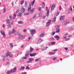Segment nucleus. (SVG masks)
<instances>
[{
  "label": "nucleus",
  "mask_w": 74,
  "mask_h": 74,
  "mask_svg": "<svg viewBox=\"0 0 74 74\" xmlns=\"http://www.w3.org/2000/svg\"><path fill=\"white\" fill-rule=\"evenodd\" d=\"M55 7H56V5H55V4H53L51 8V10L50 11L51 12L54 10V9H55Z\"/></svg>",
  "instance_id": "1"
},
{
  "label": "nucleus",
  "mask_w": 74,
  "mask_h": 74,
  "mask_svg": "<svg viewBox=\"0 0 74 74\" xmlns=\"http://www.w3.org/2000/svg\"><path fill=\"white\" fill-rule=\"evenodd\" d=\"M20 11L21 12H24L25 11V9L23 8V7L22 6L20 9Z\"/></svg>",
  "instance_id": "2"
},
{
  "label": "nucleus",
  "mask_w": 74,
  "mask_h": 74,
  "mask_svg": "<svg viewBox=\"0 0 74 74\" xmlns=\"http://www.w3.org/2000/svg\"><path fill=\"white\" fill-rule=\"evenodd\" d=\"M35 1V0H33V1L32 2L30 1L29 2V6H31V5H32H32H34V2Z\"/></svg>",
  "instance_id": "3"
},
{
  "label": "nucleus",
  "mask_w": 74,
  "mask_h": 74,
  "mask_svg": "<svg viewBox=\"0 0 74 74\" xmlns=\"http://www.w3.org/2000/svg\"><path fill=\"white\" fill-rule=\"evenodd\" d=\"M60 25H59L58 26V27L56 28V30H57L56 31V33H59L60 31V29H58L59 27H60Z\"/></svg>",
  "instance_id": "4"
},
{
  "label": "nucleus",
  "mask_w": 74,
  "mask_h": 74,
  "mask_svg": "<svg viewBox=\"0 0 74 74\" xmlns=\"http://www.w3.org/2000/svg\"><path fill=\"white\" fill-rule=\"evenodd\" d=\"M1 33L2 35H3V37H5V36H6V35H5V33H4V32L3 31H1Z\"/></svg>",
  "instance_id": "5"
},
{
  "label": "nucleus",
  "mask_w": 74,
  "mask_h": 74,
  "mask_svg": "<svg viewBox=\"0 0 74 74\" xmlns=\"http://www.w3.org/2000/svg\"><path fill=\"white\" fill-rule=\"evenodd\" d=\"M31 34L32 35H33L34 34V33H36V30L33 29L30 31Z\"/></svg>",
  "instance_id": "6"
},
{
  "label": "nucleus",
  "mask_w": 74,
  "mask_h": 74,
  "mask_svg": "<svg viewBox=\"0 0 74 74\" xmlns=\"http://www.w3.org/2000/svg\"><path fill=\"white\" fill-rule=\"evenodd\" d=\"M51 20H49L46 25V26L48 27V26L49 25H50V23H51Z\"/></svg>",
  "instance_id": "7"
},
{
  "label": "nucleus",
  "mask_w": 74,
  "mask_h": 74,
  "mask_svg": "<svg viewBox=\"0 0 74 74\" xmlns=\"http://www.w3.org/2000/svg\"><path fill=\"white\" fill-rule=\"evenodd\" d=\"M19 38L20 39H24L25 38V36L23 35H20L19 37Z\"/></svg>",
  "instance_id": "8"
},
{
  "label": "nucleus",
  "mask_w": 74,
  "mask_h": 74,
  "mask_svg": "<svg viewBox=\"0 0 74 74\" xmlns=\"http://www.w3.org/2000/svg\"><path fill=\"white\" fill-rule=\"evenodd\" d=\"M43 41V40L42 39L40 38L39 39L38 41V44H40Z\"/></svg>",
  "instance_id": "9"
},
{
  "label": "nucleus",
  "mask_w": 74,
  "mask_h": 74,
  "mask_svg": "<svg viewBox=\"0 0 74 74\" xmlns=\"http://www.w3.org/2000/svg\"><path fill=\"white\" fill-rule=\"evenodd\" d=\"M11 25H13V22H12L11 23L8 24V27H11Z\"/></svg>",
  "instance_id": "10"
},
{
  "label": "nucleus",
  "mask_w": 74,
  "mask_h": 74,
  "mask_svg": "<svg viewBox=\"0 0 74 74\" xmlns=\"http://www.w3.org/2000/svg\"><path fill=\"white\" fill-rule=\"evenodd\" d=\"M12 69H11L9 71H8L7 73V74H11V73H12Z\"/></svg>",
  "instance_id": "11"
},
{
  "label": "nucleus",
  "mask_w": 74,
  "mask_h": 74,
  "mask_svg": "<svg viewBox=\"0 0 74 74\" xmlns=\"http://www.w3.org/2000/svg\"><path fill=\"white\" fill-rule=\"evenodd\" d=\"M11 53L9 51H8L7 53L6 54V56H8L9 55H10Z\"/></svg>",
  "instance_id": "12"
},
{
  "label": "nucleus",
  "mask_w": 74,
  "mask_h": 74,
  "mask_svg": "<svg viewBox=\"0 0 74 74\" xmlns=\"http://www.w3.org/2000/svg\"><path fill=\"white\" fill-rule=\"evenodd\" d=\"M16 71V67H15L13 69V70H12V73H15V71Z\"/></svg>",
  "instance_id": "13"
},
{
  "label": "nucleus",
  "mask_w": 74,
  "mask_h": 74,
  "mask_svg": "<svg viewBox=\"0 0 74 74\" xmlns=\"http://www.w3.org/2000/svg\"><path fill=\"white\" fill-rule=\"evenodd\" d=\"M45 35V33H42L39 36V37H44Z\"/></svg>",
  "instance_id": "14"
},
{
  "label": "nucleus",
  "mask_w": 74,
  "mask_h": 74,
  "mask_svg": "<svg viewBox=\"0 0 74 74\" xmlns=\"http://www.w3.org/2000/svg\"><path fill=\"white\" fill-rule=\"evenodd\" d=\"M54 37L56 38H57V40H59L60 39V37H59L58 36H55Z\"/></svg>",
  "instance_id": "15"
},
{
  "label": "nucleus",
  "mask_w": 74,
  "mask_h": 74,
  "mask_svg": "<svg viewBox=\"0 0 74 74\" xmlns=\"http://www.w3.org/2000/svg\"><path fill=\"white\" fill-rule=\"evenodd\" d=\"M37 54L36 53H34L33 54H31L30 55V56H35Z\"/></svg>",
  "instance_id": "16"
},
{
  "label": "nucleus",
  "mask_w": 74,
  "mask_h": 74,
  "mask_svg": "<svg viewBox=\"0 0 74 74\" xmlns=\"http://www.w3.org/2000/svg\"><path fill=\"white\" fill-rule=\"evenodd\" d=\"M49 10H48L47 11V13L46 14L47 16H49Z\"/></svg>",
  "instance_id": "17"
},
{
  "label": "nucleus",
  "mask_w": 74,
  "mask_h": 74,
  "mask_svg": "<svg viewBox=\"0 0 74 74\" xmlns=\"http://www.w3.org/2000/svg\"><path fill=\"white\" fill-rule=\"evenodd\" d=\"M49 55H54L55 53V52H51L50 53H49Z\"/></svg>",
  "instance_id": "18"
},
{
  "label": "nucleus",
  "mask_w": 74,
  "mask_h": 74,
  "mask_svg": "<svg viewBox=\"0 0 74 74\" xmlns=\"http://www.w3.org/2000/svg\"><path fill=\"white\" fill-rule=\"evenodd\" d=\"M35 10V9L33 8L32 9L31 11V12H30V14H32L33 12V11H34Z\"/></svg>",
  "instance_id": "19"
},
{
  "label": "nucleus",
  "mask_w": 74,
  "mask_h": 74,
  "mask_svg": "<svg viewBox=\"0 0 74 74\" xmlns=\"http://www.w3.org/2000/svg\"><path fill=\"white\" fill-rule=\"evenodd\" d=\"M6 22L7 23V24H8L9 23H11L10 22V21L9 19H8L6 20Z\"/></svg>",
  "instance_id": "20"
},
{
  "label": "nucleus",
  "mask_w": 74,
  "mask_h": 74,
  "mask_svg": "<svg viewBox=\"0 0 74 74\" xmlns=\"http://www.w3.org/2000/svg\"><path fill=\"white\" fill-rule=\"evenodd\" d=\"M30 52H32L33 50H34V49L31 46L30 47Z\"/></svg>",
  "instance_id": "21"
},
{
  "label": "nucleus",
  "mask_w": 74,
  "mask_h": 74,
  "mask_svg": "<svg viewBox=\"0 0 74 74\" xmlns=\"http://www.w3.org/2000/svg\"><path fill=\"white\" fill-rule=\"evenodd\" d=\"M56 17H55L53 19V22H55L56 21Z\"/></svg>",
  "instance_id": "22"
},
{
  "label": "nucleus",
  "mask_w": 74,
  "mask_h": 74,
  "mask_svg": "<svg viewBox=\"0 0 74 74\" xmlns=\"http://www.w3.org/2000/svg\"><path fill=\"white\" fill-rule=\"evenodd\" d=\"M28 60L30 61L31 62H32V61H33L34 60V59L33 58H29L28 59Z\"/></svg>",
  "instance_id": "23"
},
{
  "label": "nucleus",
  "mask_w": 74,
  "mask_h": 74,
  "mask_svg": "<svg viewBox=\"0 0 74 74\" xmlns=\"http://www.w3.org/2000/svg\"><path fill=\"white\" fill-rule=\"evenodd\" d=\"M64 18V16H61L60 18V20H62L63 18Z\"/></svg>",
  "instance_id": "24"
},
{
  "label": "nucleus",
  "mask_w": 74,
  "mask_h": 74,
  "mask_svg": "<svg viewBox=\"0 0 74 74\" xmlns=\"http://www.w3.org/2000/svg\"><path fill=\"white\" fill-rule=\"evenodd\" d=\"M22 15V14L21 13H19V14L18 15V16H21Z\"/></svg>",
  "instance_id": "25"
},
{
  "label": "nucleus",
  "mask_w": 74,
  "mask_h": 74,
  "mask_svg": "<svg viewBox=\"0 0 74 74\" xmlns=\"http://www.w3.org/2000/svg\"><path fill=\"white\" fill-rule=\"evenodd\" d=\"M31 9H32V7H31V6H29L28 9V11H30V10H31Z\"/></svg>",
  "instance_id": "26"
},
{
  "label": "nucleus",
  "mask_w": 74,
  "mask_h": 74,
  "mask_svg": "<svg viewBox=\"0 0 74 74\" xmlns=\"http://www.w3.org/2000/svg\"><path fill=\"white\" fill-rule=\"evenodd\" d=\"M18 24H22V23H23V21H18Z\"/></svg>",
  "instance_id": "27"
},
{
  "label": "nucleus",
  "mask_w": 74,
  "mask_h": 74,
  "mask_svg": "<svg viewBox=\"0 0 74 74\" xmlns=\"http://www.w3.org/2000/svg\"><path fill=\"white\" fill-rule=\"evenodd\" d=\"M25 69V66H22L20 69L19 70H21L22 69Z\"/></svg>",
  "instance_id": "28"
},
{
  "label": "nucleus",
  "mask_w": 74,
  "mask_h": 74,
  "mask_svg": "<svg viewBox=\"0 0 74 74\" xmlns=\"http://www.w3.org/2000/svg\"><path fill=\"white\" fill-rule=\"evenodd\" d=\"M16 14H15L14 13V14L13 16V19H14V18H15V17H16Z\"/></svg>",
  "instance_id": "29"
},
{
  "label": "nucleus",
  "mask_w": 74,
  "mask_h": 74,
  "mask_svg": "<svg viewBox=\"0 0 74 74\" xmlns=\"http://www.w3.org/2000/svg\"><path fill=\"white\" fill-rule=\"evenodd\" d=\"M24 15H29V12H28L27 13H25L24 14Z\"/></svg>",
  "instance_id": "30"
},
{
  "label": "nucleus",
  "mask_w": 74,
  "mask_h": 74,
  "mask_svg": "<svg viewBox=\"0 0 74 74\" xmlns=\"http://www.w3.org/2000/svg\"><path fill=\"white\" fill-rule=\"evenodd\" d=\"M16 33V31L15 30V29H13V30L12 31V33Z\"/></svg>",
  "instance_id": "31"
},
{
  "label": "nucleus",
  "mask_w": 74,
  "mask_h": 74,
  "mask_svg": "<svg viewBox=\"0 0 74 74\" xmlns=\"http://www.w3.org/2000/svg\"><path fill=\"white\" fill-rule=\"evenodd\" d=\"M42 3L43 5H42V8H44V7H45V3L44 2H43Z\"/></svg>",
  "instance_id": "32"
},
{
  "label": "nucleus",
  "mask_w": 74,
  "mask_h": 74,
  "mask_svg": "<svg viewBox=\"0 0 74 74\" xmlns=\"http://www.w3.org/2000/svg\"><path fill=\"white\" fill-rule=\"evenodd\" d=\"M23 3H24V0L21 1L20 3L21 5L23 4Z\"/></svg>",
  "instance_id": "33"
},
{
  "label": "nucleus",
  "mask_w": 74,
  "mask_h": 74,
  "mask_svg": "<svg viewBox=\"0 0 74 74\" xmlns=\"http://www.w3.org/2000/svg\"><path fill=\"white\" fill-rule=\"evenodd\" d=\"M10 64V62H8L6 63V66H9V65Z\"/></svg>",
  "instance_id": "34"
},
{
  "label": "nucleus",
  "mask_w": 74,
  "mask_h": 74,
  "mask_svg": "<svg viewBox=\"0 0 74 74\" xmlns=\"http://www.w3.org/2000/svg\"><path fill=\"white\" fill-rule=\"evenodd\" d=\"M5 11H6V8H4L3 9V12L4 13L5 12Z\"/></svg>",
  "instance_id": "35"
},
{
  "label": "nucleus",
  "mask_w": 74,
  "mask_h": 74,
  "mask_svg": "<svg viewBox=\"0 0 74 74\" xmlns=\"http://www.w3.org/2000/svg\"><path fill=\"white\" fill-rule=\"evenodd\" d=\"M27 3L26 2H25V7H27Z\"/></svg>",
  "instance_id": "36"
},
{
  "label": "nucleus",
  "mask_w": 74,
  "mask_h": 74,
  "mask_svg": "<svg viewBox=\"0 0 74 74\" xmlns=\"http://www.w3.org/2000/svg\"><path fill=\"white\" fill-rule=\"evenodd\" d=\"M10 45L11 47L12 48V47H13V44L10 43Z\"/></svg>",
  "instance_id": "37"
},
{
  "label": "nucleus",
  "mask_w": 74,
  "mask_h": 74,
  "mask_svg": "<svg viewBox=\"0 0 74 74\" xmlns=\"http://www.w3.org/2000/svg\"><path fill=\"white\" fill-rule=\"evenodd\" d=\"M57 59V57H55L53 58V60H56Z\"/></svg>",
  "instance_id": "38"
},
{
  "label": "nucleus",
  "mask_w": 74,
  "mask_h": 74,
  "mask_svg": "<svg viewBox=\"0 0 74 74\" xmlns=\"http://www.w3.org/2000/svg\"><path fill=\"white\" fill-rule=\"evenodd\" d=\"M29 53H28L26 54L25 55V56H27V57H29Z\"/></svg>",
  "instance_id": "39"
},
{
  "label": "nucleus",
  "mask_w": 74,
  "mask_h": 74,
  "mask_svg": "<svg viewBox=\"0 0 74 74\" xmlns=\"http://www.w3.org/2000/svg\"><path fill=\"white\" fill-rule=\"evenodd\" d=\"M40 60V59H36L35 60V62H37L38 61H39Z\"/></svg>",
  "instance_id": "40"
},
{
  "label": "nucleus",
  "mask_w": 74,
  "mask_h": 74,
  "mask_svg": "<svg viewBox=\"0 0 74 74\" xmlns=\"http://www.w3.org/2000/svg\"><path fill=\"white\" fill-rule=\"evenodd\" d=\"M59 9L60 10H62V7L60 6L59 8Z\"/></svg>",
  "instance_id": "41"
},
{
  "label": "nucleus",
  "mask_w": 74,
  "mask_h": 74,
  "mask_svg": "<svg viewBox=\"0 0 74 74\" xmlns=\"http://www.w3.org/2000/svg\"><path fill=\"white\" fill-rule=\"evenodd\" d=\"M69 23V21H67L65 22L64 24V25H67V23Z\"/></svg>",
  "instance_id": "42"
},
{
  "label": "nucleus",
  "mask_w": 74,
  "mask_h": 74,
  "mask_svg": "<svg viewBox=\"0 0 74 74\" xmlns=\"http://www.w3.org/2000/svg\"><path fill=\"white\" fill-rule=\"evenodd\" d=\"M51 45H54V44H55L56 42H51Z\"/></svg>",
  "instance_id": "43"
},
{
  "label": "nucleus",
  "mask_w": 74,
  "mask_h": 74,
  "mask_svg": "<svg viewBox=\"0 0 74 74\" xmlns=\"http://www.w3.org/2000/svg\"><path fill=\"white\" fill-rule=\"evenodd\" d=\"M52 35H53H53H54L55 34L56 32H52Z\"/></svg>",
  "instance_id": "44"
},
{
  "label": "nucleus",
  "mask_w": 74,
  "mask_h": 74,
  "mask_svg": "<svg viewBox=\"0 0 74 74\" xmlns=\"http://www.w3.org/2000/svg\"><path fill=\"white\" fill-rule=\"evenodd\" d=\"M48 48V47H45L44 48L45 50H46V49H47V48Z\"/></svg>",
  "instance_id": "45"
},
{
  "label": "nucleus",
  "mask_w": 74,
  "mask_h": 74,
  "mask_svg": "<svg viewBox=\"0 0 74 74\" xmlns=\"http://www.w3.org/2000/svg\"><path fill=\"white\" fill-rule=\"evenodd\" d=\"M73 30H74V29H73V28H71L70 29V31H73Z\"/></svg>",
  "instance_id": "46"
},
{
  "label": "nucleus",
  "mask_w": 74,
  "mask_h": 74,
  "mask_svg": "<svg viewBox=\"0 0 74 74\" xmlns=\"http://www.w3.org/2000/svg\"><path fill=\"white\" fill-rule=\"evenodd\" d=\"M26 69H29V65L26 67Z\"/></svg>",
  "instance_id": "47"
},
{
  "label": "nucleus",
  "mask_w": 74,
  "mask_h": 74,
  "mask_svg": "<svg viewBox=\"0 0 74 74\" xmlns=\"http://www.w3.org/2000/svg\"><path fill=\"white\" fill-rule=\"evenodd\" d=\"M36 17V14H34V16L33 17V18H35Z\"/></svg>",
  "instance_id": "48"
},
{
  "label": "nucleus",
  "mask_w": 74,
  "mask_h": 74,
  "mask_svg": "<svg viewBox=\"0 0 74 74\" xmlns=\"http://www.w3.org/2000/svg\"><path fill=\"white\" fill-rule=\"evenodd\" d=\"M12 34V33H11V32H9V33L8 34V35H11Z\"/></svg>",
  "instance_id": "49"
},
{
  "label": "nucleus",
  "mask_w": 74,
  "mask_h": 74,
  "mask_svg": "<svg viewBox=\"0 0 74 74\" xmlns=\"http://www.w3.org/2000/svg\"><path fill=\"white\" fill-rule=\"evenodd\" d=\"M59 13L58 12L56 13V14H57L56 15V16H57V15H59Z\"/></svg>",
  "instance_id": "50"
},
{
  "label": "nucleus",
  "mask_w": 74,
  "mask_h": 74,
  "mask_svg": "<svg viewBox=\"0 0 74 74\" xmlns=\"http://www.w3.org/2000/svg\"><path fill=\"white\" fill-rule=\"evenodd\" d=\"M65 49V50H66V51H67V50H68V48H67V47H65L64 48Z\"/></svg>",
  "instance_id": "51"
},
{
  "label": "nucleus",
  "mask_w": 74,
  "mask_h": 74,
  "mask_svg": "<svg viewBox=\"0 0 74 74\" xmlns=\"http://www.w3.org/2000/svg\"><path fill=\"white\" fill-rule=\"evenodd\" d=\"M19 10H17L16 12V14H17V13H18V12H19Z\"/></svg>",
  "instance_id": "52"
},
{
  "label": "nucleus",
  "mask_w": 74,
  "mask_h": 74,
  "mask_svg": "<svg viewBox=\"0 0 74 74\" xmlns=\"http://www.w3.org/2000/svg\"><path fill=\"white\" fill-rule=\"evenodd\" d=\"M9 18L10 19H12V16H9Z\"/></svg>",
  "instance_id": "53"
},
{
  "label": "nucleus",
  "mask_w": 74,
  "mask_h": 74,
  "mask_svg": "<svg viewBox=\"0 0 74 74\" xmlns=\"http://www.w3.org/2000/svg\"><path fill=\"white\" fill-rule=\"evenodd\" d=\"M38 10H39V11H41V8H39Z\"/></svg>",
  "instance_id": "54"
},
{
  "label": "nucleus",
  "mask_w": 74,
  "mask_h": 74,
  "mask_svg": "<svg viewBox=\"0 0 74 74\" xmlns=\"http://www.w3.org/2000/svg\"><path fill=\"white\" fill-rule=\"evenodd\" d=\"M58 51V49H55V50H53V51L54 52H55V51Z\"/></svg>",
  "instance_id": "55"
},
{
  "label": "nucleus",
  "mask_w": 74,
  "mask_h": 74,
  "mask_svg": "<svg viewBox=\"0 0 74 74\" xmlns=\"http://www.w3.org/2000/svg\"><path fill=\"white\" fill-rule=\"evenodd\" d=\"M71 11H73V9H72V6H71L70 8Z\"/></svg>",
  "instance_id": "56"
},
{
  "label": "nucleus",
  "mask_w": 74,
  "mask_h": 74,
  "mask_svg": "<svg viewBox=\"0 0 74 74\" xmlns=\"http://www.w3.org/2000/svg\"><path fill=\"white\" fill-rule=\"evenodd\" d=\"M46 10H45V11H47V10H48V7H46Z\"/></svg>",
  "instance_id": "57"
},
{
  "label": "nucleus",
  "mask_w": 74,
  "mask_h": 74,
  "mask_svg": "<svg viewBox=\"0 0 74 74\" xmlns=\"http://www.w3.org/2000/svg\"><path fill=\"white\" fill-rule=\"evenodd\" d=\"M51 40H54V38L53 37L51 38H50Z\"/></svg>",
  "instance_id": "58"
},
{
  "label": "nucleus",
  "mask_w": 74,
  "mask_h": 74,
  "mask_svg": "<svg viewBox=\"0 0 74 74\" xmlns=\"http://www.w3.org/2000/svg\"><path fill=\"white\" fill-rule=\"evenodd\" d=\"M3 27L4 28H5V25L3 24Z\"/></svg>",
  "instance_id": "59"
},
{
  "label": "nucleus",
  "mask_w": 74,
  "mask_h": 74,
  "mask_svg": "<svg viewBox=\"0 0 74 74\" xmlns=\"http://www.w3.org/2000/svg\"><path fill=\"white\" fill-rule=\"evenodd\" d=\"M68 40H69V38H67L65 40V41H68Z\"/></svg>",
  "instance_id": "60"
},
{
  "label": "nucleus",
  "mask_w": 74,
  "mask_h": 74,
  "mask_svg": "<svg viewBox=\"0 0 74 74\" xmlns=\"http://www.w3.org/2000/svg\"><path fill=\"white\" fill-rule=\"evenodd\" d=\"M45 16H44L43 17V19H45Z\"/></svg>",
  "instance_id": "61"
},
{
  "label": "nucleus",
  "mask_w": 74,
  "mask_h": 74,
  "mask_svg": "<svg viewBox=\"0 0 74 74\" xmlns=\"http://www.w3.org/2000/svg\"><path fill=\"white\" fill-rule=\"evenodd\" d=\"M51 43H49L48 44V45H51Z\"/></svg>",
  "instance_id": "62"
},
{
  "label": "nucleus",
  "mask_w": 74,
  "mask_h": 74,
  "mask_svg": "<svg viewBox=\"0 0 74 74\" xmlns=\"http://www.w3.org/2000/svg\"><path fill=\"white\" fill-rule=\"evenodd\" d=\"M23 32H26V29H24V30H23Z\"/></svg>",
  "instance_id": "63"
},
{
  "label": "nucleus",
  "mask_w": 74,
  "mask_h": 74,
  "mask_svg": "<svg viewBox=\"0 0 74 74\" xmlns=\"http://www.w3.org/2000/svg\"><path fill=\"white\" fill-rule=\"evenodd\" d=\"M23 58H24V59H26L27 58V57H24Z\"/></svg>",
  "instance_id": "64"
}]
</instances>
